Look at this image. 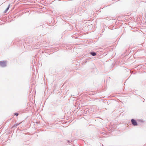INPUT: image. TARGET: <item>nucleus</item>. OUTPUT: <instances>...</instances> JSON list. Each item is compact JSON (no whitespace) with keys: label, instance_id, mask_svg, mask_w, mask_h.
I'll use <instances>...</instances> for the list:
<instances>
[{"label":"nucleus","instance_id":"nucleus-7","mask_svg":"<svg viewBox=\"0 0 146 146\" xmlns=\"http://www.w3.org/2000/svg\"><path fill=\"white\" fill-rule=\"evenodd\" d=\"M85 62H87V61H86V60L85 61Z\"/></svg>","mask_w":146,"mask_h":146},{"label":"nucleus","instance_id":"nucleus-5","mask_svg":"<svg viewBox=\"0 0 146 146\" xmlns=\"http://www.w3.org/2000/svg\"><path fill=\"white\" fill-rule=\"evenodd\" d=\"M19 114L18 113H14V115H16V116H17Z\"/></svg>","mask_w":146,"mask_h":146},{"label":"nucleus","instance_id":"nucleus-2","mask_svg":"<svg viewBox=\"0 0 146 146\" xmlns=\"http://www.w3.org/2000/svg\"><path fill=\"white\" fill-rule=\"evenodd\" d=\"M131 122L132 125L134 126H136L137 125L136 121L134 119H131Z\"/></svg>","mask_w":146,"mask_h":146},{"label":"nucleus","instance_id":"nucleus-1","mask_svg":"<svg viewBox=\"0 0 146 146\" xmlns=\"http://www.w3.org/2000/svg\"><path fill=\"white\" fill-rule=\"evenodd\" d=\"M6 61H0V66L2 67H5L6 66Z\"/></svg>","mask_w":146,"mask_h":146},{"label":"nucleus","instance_id":"nucleus-6","mask_svg":"<svg viewBox=\"0 0 146 146\" xmlns=\"http://www.w3.org/2000/svg\"><path fill=\"white\" fill-rule=\"evenodd\" d=\"M68 143H70V141H69V140H68Z\"/></svg>","mask_w":146,"mask_h":146},{"label":"nucleus","instance_id":"nucleus-3","mask_svg":"<svg viewBox=\"0 0 146 146\" xmlns=\"http://www.w3.org/2000/svg\"><path fill=\"white\" fill-rule=\"evenodd\" d=\"M90 54L93 56H95L96 55V52H90Z\"/></svg>","mask_w":146,"mask_h":146},{"label":"nucleus","instance_id":"nucleus-4","mask_svg":"<svg viewBox=\"0 0 146 146\" xmlns=\"http://www.w3.org/2000/svg\"><path fill=\"white\" fill-rule=\"evenodd\" d=\"M10 4H9L8 5V6L7 7V9H5V13H6L8 11V10L9 9V7H10Z\"/></svg>","mask_w":146,"mask_h":146}]
</instances>
